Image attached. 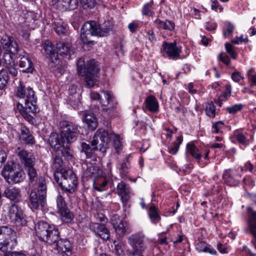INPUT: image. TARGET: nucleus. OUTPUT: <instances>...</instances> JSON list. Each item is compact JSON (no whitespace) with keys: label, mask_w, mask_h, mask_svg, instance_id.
Returning a JSON list of instances; mask_svg holds the SVG:
<instances>
[{"label":"nucleus","mask_w":256,"mask_h":256,"mask_svg":"<svg viewBox=\"0 0 256 256\" xmlns=\"http://www.w3.org/2000/svg\"><path fill=\"white\" fill-rule=\"evenodd\" d=\"M174 27L175 24L172 21L166 20L164 21L162 29L166 30L172 31L174 30Z\"/></svg>","instance_id":"obj_51"},{"label":"nucleus","mask_w":256,"mask_h":256,"mask_svg":"<svg viewBox=\"0 0 256 256\" xmlns=\"http://www.w3.org/2000/svg\"><path fill=\"white\" fill-rule=\"evenodd\" d=\"M2 174L9 184L18 183L24 180V173L20 166L12 162H8Z\"/></svg>","instance_id":"obj_9"},{"label":"nucleus","mask_w":256,"mask_h":256,"mask_svg":"<svg viewBox=\"0 0 256 256\" xmlns=\"http://www.w3.org/2000/svg\"><path fill=\"white\" fill-rule=\"evenodd\" d=\"M196 248L198 252H208L212 255L216 254V251L210 246L204 242H199L196 245Z\"/></svg>","instance_id":"obj_32"},{"label":"nucleus","mask_w":256,"mask_h":256,"mask_svg":"<svg viewBox=\"0 0 256 256\" xmlns=\"http://www.w3.org/2000/svg\"><path fill=\"white\" fill-rule=\"evenodd\" d=\"M107 184V180L102 177V176L93 180L94 188L100 192L104 191Z\"/></svg>","instance_id":"obj_34"},{"label":"nucleus","mask_w":256,"mask_h":256,"mask_svg":"<svg viewBox=\"0 0 256 256\" xmlns=\"http://www.w3.org/2000/svg\"><path fill=\"white\" fill-rule=\"evenodd\" d=\"M12 53L8 52L4 54L3 60L6 66H14V60L12 56Z\"/></svg>","instance_id":"obj_46"},{"label":"nucleus","mask_w":256,"mask_h":256,"mask_svg":"<svg viewBox=\"0 0 256 256\" xmlns=\"http://www.w3.org/2000/svg\"><path fill=\"white\" fill-rule=\"evenodd\" d=\"M240 178V174L236 170H226L223 174V180L224 183L230 186H238Z\"/></svg>","instance_id":"obj_18"},{"label":"nucleus","mask_w":256,"mask_h":256,"mask_svg":"<svg viewBox=\"0 0 256 256\" xmlns=\"http://www.w3.org/2000/svg\"><path fill=\"white\" fill-rule=\"evenodd\" d=\"M44 52L49 57L52 61L57 60L58 59V54H57L56 50L54 48V46L50 42H46L43 46Z\"/></svg>","instance_id":"obj_29"},{"label":"nucleus","mask_w":256,"mask_h":256,"mask_svg":"<svg viewBox=\"0 0 256 256\" xmlns=\"http://www.w3.org/2000/svg\"><path fill=\"white\" fill-rule=\"evenodd\" d=\"M218 59L222 62L228 67H230V60L228 56H223L220 54L218 56Z\"/></svg>","instance_id":"obj_56"},{"label":"nucleus","mask_w":256,"mask_h":256,"mask_svg":"<svg viewBox=\"0 0 256 256\" xmlns=\"http://www.w3.org/2000/svg\"><path fill=\"white\" fill-rule=\"evenodd\" d=\"M205 28L208 30H214L216 28V24L215 22H208L206 24Z\"/></svg>","instance_id":"obj_62"},{"label":"nucleus","mask_w":256,"mask_h":256,"mask_svg":"<svg viewBox=\"0 0 256 256\" xmlns=\"http://www.w3.org/2000/svg\"><path fill=\"white\" fill-rule=\"evenodd\" d=\"M224 128V122L222 121H218L212 123V131L214 133L219 134L222 132Z\"/></svg>","instance_id":"obj_48"},{"label":"nucleus","mask_w":256,"mask_h":256,"mask_svg":"<svg viewBox=\"0 0 256 256\" xmlns=\"http://www.w3.org/2000/svg\"><path fill=\"white\" fill-rule=\"evenodd\" d=\"M19 66L22 68V72H32L34 70L33 64L28 54L26 52H23L18 54Z\"/></svg>","instance_id":"obj_21"},{"label":"nucleus","mask_w":256,"mask_h":256,"mask_svg":"<svg viewBox=\"0 0 256 256\" xmlns=\"http://www.w3.org/2000/svg\"><path fill=\"white\" fill-rule=\"evenodd\" d=\"M186 150L200 164H201L202 162V164L206 163V162H203L202 158L207 161L209 159L210 150L206 147L198 148L193 144L188 143L186 145Z\"/></svg>","instance_id":"obj_14"},{"label":"nucleus","mask_w":256,"mask_h":256,"mask_svg":"<svg viewBox=\"0 0 256 256\" xmlns=\"http://www.w3.org/2000/svg\"><path fill=\"white\" fill-rule=\"evenodd\" d=\"M60 126L62 130L60 135L56 133L52 134L49 140L50 142L58 154L60 153L66 159L70 160L72 158V154L68 144L76 140L79 131L78 128L75 124L68 121L61 122Z\"/></svg>","instance_id":"obj_1"},{"label":"nucleus","mask_w":256,"mask_h":256,"mask_svg":"<svg viewBox=\"0 0 256 256\" xmlns=\"http://www.w3.org/2000/svg\"><path fill=\"white\" fill-rule=\"evenodd\" d=\"M232 78L234 82H238L242 78V76L240 72H235L232 74Z\"/></svg>","instance_id":"obj_61"},{"label":"nucleus","mask_w":256,"mask_h":256,"mask_svg":"<svg viewBox=\"0 0 256 256\" xmlns=\"http://www.w3.org/2000/svg\"><path fill=\"white\" fill-rule=\"evenodd\" d=\"M46 193L45 178L43 176H40L38 178V190H33L30 192L29 206L32 209L37 210L40 206H44Z\"/></svg>","instance_id":"obj_7"},{"label":"nucleus","mask_w":256,"mask_h":256,"mask_svg":"<svg viewBox=\"0 0 256 256\" xmlns=\"http://www.w3.org/2000/svg\"><path fill=\"white\" fill-rule=\"evenodd\" d=\"M77 70L79 75L84 77L85 82L89 87H93L96 84L99 68L94 60H90L85 64L84 60L80 58L77 62Z\"/></svg>","instance_id":"obj_4"},{"label":"nucleus","mask_w":256,"mask_h":256,"mask_svg":"<svg viewBox=\"0 0 256 256\" xmlns=\"http://www.w3.org/2000/svg\"><path fill=\"white\" fill-rule=\"evenodd\" d=\"M63 162L62 159L58 156H56L54 158L53 167L56 170L55 172V176L56 178H59V174H61V172L64 170H66V169H64L62 168Z\"/></svg>","instance_id":"obj_37"},{"label":"nucleus","mask_w":256,"mask_h":256,"mask_svg":"<svg viewBox=\"0 0 256 256\" xmlns=\"http://www.w3.org/2000/svg\"><path fill=\"white\" fill-rule=\"evenodd\" d=\"M38 237L42 241L52 244L56 242L55 248L62 256L72 254V244L68 240L60 239L58 232L56 226L50 225L45 222H40L36 226Z\"/></svg>","instance_id":"obj_2"},{"label":"nucleus","mask_w":256,"mask_h":256,"mask_svg":"<svg viewBox=\"0 0 256 256\" xmlns=\"http://www.w3.org/2000/svg\"><path fill=\"white\" fill-rule=\"evenodd\" d=\"M84 170V176L87 178L94 177L95 178L102 175L101 170L96 166L91 164L84 163L82 165Z\"/></svg>","instance_id":"obj_22"},{"label":"nucleus","mask_w":256,"mask_h":256,"mask_svg":"<svg viewBox=\"0 0 256 256\" xmlns=\"http://www.w3.org/2000/svg\"><path fill=\"white\" fill-rule=\"evenodd\" d=\"M6 154L4 150H0V166L6 160Z\"/></svg>","instance_id":"obj_64"},{"label":"nucleus","mask_w":256,"mask_h":256,"mask_svg":"<svg viewBox=\"0 0 256 256\" xmlns=\"http://www.w3.org/2000/svg\"><path fill=\"white\" fill-rule=\"evenodd\" d=\"M254 166L250 162H246L244 166L241 168V170L242 172L249 171L250 172H253Z\"/></svg>","instance_id":"obj_55"},{"label":"nucleus","mask_w":256,"mask_h":256,"mask_svg":"<svg viewBox=\"0 0 256 256\" xmlns=\"http://www.w3.org/2000/svg\"><path fill=\"white\" fill-rule=\"evenodd\" d=\"M244 105L242 104H237L226 108V110L230 114H235L240 111L243 108Z\"/></svg>","instance_id":"obj_49"},{"label":"nucleus","mask_w":256,"mask_h":256,"mask_svg":"<svg viewBox=\"0 0 256 256\" xmlns=\"http://www.w3.org/2000/svg\"><path fill=\"white\" fill-rule=\"evenodd\" d=\"M109 143V134L106 130L99 128L98 130L93 137L91 144L94 148H92L88 144L82 142L81 146L82 151L84 152L87 158H92L93 151L98 150L104 153L106 152Z\"/></svg>","instance_id":"obj_3"},{"label":"nucleus","mask_w":256,"mask_h":256,"mask_svg":"<svg viewBox=\"0 0 256 256\" xmlns=\"http://www.w3.org/2000/svg\"><path fill=\"white\" fill-rule=\"evenodd\" d=\"M18 155L24 165V167L29 177V180L32 182L37 177V172L34 168L36 158L34 155L26 150L18 148Z\"/></svg>","instance_id":"obj_10"},{"label":"nucleus","mask_w":256,"mask_h":256,"mask_svg":"<svg viewBox=\"0 0 256 256\" xmlns=\"http://www.w3.org/2000/svg\"><path fill=\"white\" fill-rule=\"evenodd\" d=\"M10 250L7 252H4V256H26V255L20 252H10Z\"/></svg>","instance_id":"obj_57"},{"label":"nucleus","mask_w":256,"mask_h":256,"mask_svg":"<svg viewBox=\"0 0 256 256\" xmlns=\"http://www.w3.org/2000/svg\"><path fill=\"white\" fill-rule=\"evenodd\" d=\"M57 208L62 220L66 223L70 222L73 219V214L68 208L64 198L60 195L58 196Z\"/></svg>","instance_id":"obj_16"},{"label":"nucleus","mask_w":256,"mask_h":256,"mask_svg":"<svg viewBox=\"0 0 256 256\" xmlns=\"http://www.w3.org/2000/svg\"><path fill=\"white\" fill-rule=\"evenodd\" d=\"M182 142V136L177 137L176 141L170 144L168 146V152L172 154H176L180 144Z\"/></svg>","instance_id":"obj_40"},{"label":"nucleus","mask_w":256,"mask_h":256,"mask_svg":"<svg viewBox=\"0 0 256 256\" xmlns=\"http://www.w3.org/2000/svg\"><path fill=\"white\" fill-rule=\"evenodd\" d=\"M53 28L58 34H64L67 29V25L62 20L56 21L53 24Z\"/></svg>","instance_id":"obj_38"},{"label":"nucleus","mask_w":256,"mask_h":256,"mask_svg":"<svg viewBox=\"0 0 256 256\" xmlns=\"http://www.w3.org/2000/svg\"><path fill=\"white\" fill-rule=\"evenodd\" d=\"M110 30V26L98 25L94 21H88L85 22L81 28L80 40L84 44H93L94 42L90 40L91 36H104L107 35Z\"/></svg>","instance_id":"obj_5"},{"label":"nucleus","mask_w":256,"mask_h":256,"mask_svg":"<svg viewBox=\"0 0 256 256\" xmlns=\"http://www.w3.org/2000/svg\"><path fill=\"white\" fill-rule=\"evenodd\" d=\"M112 224L117 234L120 236H122L124 234L128 228V223L122 220L115 222L114 220H112Z\"/></svg>","instance_id":"obj_28"},{"label":"nucleus","mask_w":256,"mask_h":256,"mask_svg":"<svg viewBox=\"0 0 256 256\" xmlns=\"http://www.w3.org/2000/svg\"><path fill=\"white\" fill-rule=\"evenodd\" d=\"M248 226L251 232L256 240V212H254L252 208H248Z\"/></svg>","instance_id":"obj_27"},{"label":"nucleus","mask_w":256,"mask_h":256,"mask_svg":"<svg viewBox=\"0 0 256 256\" xmlns=\"http://www.w3.org/2000/svg\"><path fill=\"white\" fill-rule=\"evenodd\" d=\"M146 108L152 112H156L158 110V103L156 98L152 96H148L145 100Z\"/></svg>","instance_id":"obj_33"},{"label":"nucleus","mask_w":256,"mask_h":256,"mask_svg":"<svg viewBox=\"0 0 256 256\" xmlns=\"http://www.w3.org/2000/svg\"><path fill=\"white\" fill-rule=\"evenodd\" d=\"M56 50L57 54L61 56H68L70 58L74 54V51L70 48V45L68 44H64L62 42H58L56 44Z\"/></svg>","instance_id":"obj_26"},{"label":"nucleus","mask_w":256,"mask_h":256,"mask_svg":"<svg viewBox=\"0 0 256 256\" xmlns=\"http://www.w3.org/2000/svg\"><path fill=\"white\" fill-rule=\"evenodd\" d=\"M232 93V87L230 85L226 86L225 90L219 96L218 100L216 103L219 106H222V102L227 100L230 96Z\"/></svg>","instance_id":"obj_35"},{"label":"nucleus","mask_w":256,"mask_h":256,"mask_svg":"<svg viewBox=\"0 0 256 256\" xmlns=\"http://www.w3.org/2000/svg\"><path fill=\"white\" fill-rule=\"evenodd\" d=\"M109 134V140H112V144L116 150L119 152L122 150V138L119 134H114L112 132H108L106 130Z\"/></svg>","instance_id":"obj_31"},{"label":"nucleus","mask_w":256,"mask_h":256,"mask_svg":"<svg viewBox=\"0 0 256 256\" xmlns=\"http://www.w3.org/2000/svg\"><path fill=\"white\" fill-rule=\"evenodd\" d=\"M102 92L104 94L105 100L101 98L98 92H90V96L91 99L92 100H100L102 110L106 112L110 116H115L117 113L116 109L118 102L114 96L109 91L102 90Z\"/></svg>","instance_id":"obj_6"},{"label":"nucleus","mask_w":256,"mask_h":256,"mask_svg":"<svg viewBox=\"0 0 256 256\" xmlns=\"http://www.w3.org/2000/svg\"><path fill=\"white\" fill-rule=\"evenodd\" d=\"M59 178L57 182L62 188L72 192H74L78 186V178L76 174L70 170H68L61 172L59 174Z\"/></svg>","instance_id":"obj_11"},{"label":"nucleus","mask_w":256,"mask_h":256,"mask_svg":"<svg viewBox=\"0 0 256 256\" xmlns=\"http://www.w3.org/2000/svg\"><path fill=\"white\" fill-rule=\"evenodd\" d=\"M20 139L26 144H33L34 143V136L31 134L29 130L26 126H22L20 128Z\"/></svg>","instance_id":"obj_30"},{"label":"nucleus","mask_w":256,"mask_h":256,"mask_svg":"<svg viewBox=\"0 0 256 256\" xmlns=\"http://www.w3.org/2000/svg\"><path fill=\"white\" fill-rule=\"evenodd\" d=\"M146 37L151 42H153L156 40L154 34L152 30L148 31Z\"/></svg>","instance_id":"obj_63"},{"label":"nucleus","mask_w":256,"mask_h":256,"mask_svg":"<svg viewBox=\"0 0 256 256\" xmlns=\"http://www.w3.org/2000/svg\"><path fill=\"white\" fill-rule=\"evenodd\" d=\"M217 248L218 250L222 254H227L228 252V247L221 243L218 244Z\"/></svg>","instance_id":"obj_60"},{"label":"nucleus","mask_w":256,"mask_h":256,"mask_svg":"<svg viewBox=\"0 0 256 256\" xmlns=\"http://www.w3.org/2000/svg\"><path fill=\"white\" fill-rule=\"evenodd\" d=\"M9 76L6 70L2 69L0 70V90L4 89L8 84Z\"/></svg>","instance_id":"obj_41"},{"label":"nucleus","mask_w":256,"mask_h":256,"mask_svg":"<svg viewBox=\"0 0 256 256\" xmlns=\"http://www.w3.org/2000/svg\"><path fill=\"white\" fill-rule=\"evenodd\" d=\"M206 115L211 118L216 116V107L212 102H208L206 104Z\"/></svg>","instance_id":"obj_44"},{"label":"nucleus","mask_w":256,"mask_h":256,"mask_svg":"<svg viewBox=\"0 0 256 256\" xmlns=\"http://www.w3.org/2000/svg\"><path fill=\"white\" fill-rule=\"evenodd\" d=\"M17 108L19 110L20 112L24 116H25L27 115L28 113V112H30L29 110V108H27L26 106L25 105V106H24L22 104H20V103H18L17 104Z\"/></svg>","instance_id":"obj_54"},{"label":"nucleus","mask_w":256,"mask_h":256,"mask_svg":"<svg viewBox=\"0 0 256 256\" xmlns=\"http://www.w3.org/2000/svg\"><path fill=\"white\" fill-rule=\"evenodd\" d=\"M128 243L133 249L128 256H143L142 252L145 250L146 246L145 238L140 234H134L128 238Z\"/></svg>","instance_id":"obj_13"},{"label":"nucleus","mask_w":256,"mask_h":256,"mask_svg":"<svg viewBox=\"0 0 256 256\" xmlns=\"http://www.w3.org/2000/svg\"><path fill=\"white\" fill-rule=\"evenodd\" d=\"M126 250V246L122 242H119L115 245L114 251L118 256H124Z\"/></svg>","instance_id":"obj_45"},{"label":"nucleus","mask_w":256,"mask_h":256,"mask_svg":"<svg viewBox=\"0 0 256 256\" xmlns=\"http://www.w3.org/2000/svg\"><path fill=\"white\" fill-rule=\"evenodd\" d=\"M3 48L12 54H16L18 50V46L14 38L8 35H4L0 40Z\"/></svg>","instance_id":"obj_17"},{"label":"nucleus","mask_w":256,"mask_h":256,"mask_svg":"<svg viewBox=\"0 0 256 256\" xmlns=\"http://www.w3.org/2000/svg\"><path fill=\"white\" fill-rule=\"evenodd\" d=\"M153 1L152 0L146 4L142 9V13L143 15L145 16H152L154 12L152 8Z\"/></svg>","instance_id":"obj_43"},{"label":"nucleus","mask_w":256,"mask_h":256,"mask_svg":"<svg viewBox=\"0 0 256 256\" xmlns=\"http://www.w3.org/2000/svg\"><path fill=\"white\" fill-rule=\"evenodd\" d=\"M80 2L84 8H92L96 4V0H80Z\"/></svg>","instance_id":"obj_52"},{"label":"nucleus","mask_w":256,"mask_h":256,"mask_svg":"<svg viewBox=\"0 0 256 256\" xmlns=\"http://www.w3.org/2000/svg\"><path fill=\"white\" fill-rule=\"evenodd\" d=\"M139 24L137 21H133L132 22L130 23L128 26V28L130 31L132 32H136L138 26Z\"/></svg>","instance_id":"obj_59"},{"label":"nucleus","mask_w":256,"mask_h":256,"mask_svg":"<svg viewBox=\"0 0 256 256\" xmlns=\"http://www.w3.org/2000/svg\"><path fill=\"white\" fill-rule=\"evenodd\" d=\"M238 142L243 144H248L246 136L242 133H237L234 134Z\"/></svg>","instance_id":"obj_53"},{"label":"nucleus","mask_w":256,"mask_h":256,"mask_svg":"<svg viewBox=\"0 0 256 256\" xmlns=\"http://www.w3.org/2000/svg\"><path fill=\"white\" fill-rule=\"evenodd\" d=\"M16 244V232L8 226H0V250L7 252L14 249Z\"/></svg>","instance_id":"obj_8"},{"label":"nucleus","mask_w":256,"mask_h":256,"mask_svg":"<svg viewBox=\"0 0 256 256\" xmlns=\"http://www.w3.org/2000/svg\"><path fill=\"white\" fill-rule=\"evenodd\" d=\"M248 42V39L247 38H242V36H237L232 40V42L236 44H240L242 43L243 42Z\"/></svg>","instance_id":"obj_58"},{"label":"nucleus","mask_w":256,"mask_h":256,"mask_svg":"<svg viewBox=\"0 0 256 256\" xmlns=\"http://www.w3.org/2000/svg\"><path fill=\"white\" fill-rule=\"evenodd\" d=\"M225 48L226 52L229 54L232 58L236 60L237 58L238 54L236 52L232 44L229 43H226L225 44Z\"/></svg>","instance_id":"obj_50"},{"label":"nucleus","mask_w":256,"mask_h":256,"mask_svg":"<svg viewBox=\"0 0 256 256\" xmlns=\"http://www.w3.org/2000/svg\"><path fill=\"white\" fill-rule=\"evenodd\" d=\"M83 120L88 124L90 129L94 130L97 127L96 118L92 114H84Z\"/></svg>","instance_id":"obj_36"},{"label":"nucleus","mask_w":256,"mask_h":256,"mask_svg":"<svg viewBox=\"0 0 256 256\" xmlns=\"http://www.w3.org/2000/svg\"><path fill=\"white\" fill-rule=\"evenodd\" d=\"M8 215L12 223L17 226L26 225V216L22 208L18 205L12 204L8 208Z\"/></svg>","instance_id":"obj_12"},{"label":"nucleus","mask_w":256,"mask_h":256,"mask_svg":"<svg viewBox=\"0 0 256 256\" xmlns=\"http://www.w3.org/2000/svg\"><path fill=\"white\" fill-rule=\"evenodd\" d=\"M4 196L16 202H18L21 201L22 194L21 191L19 188L14 186H10L6 188L4 192Z\"/></svg>","instance_id":"obj_24"},{"label":"nucleus","mask_w":256,"mask_h":256,"mask_svg":"<svg viewBox=\"0 0 256 256\" xmlns=\"http://www.w3.org/2000/svg\"><path fill=\"white\" fill-rule=\"evenodd\" d=\"M234 29V26L230 22H226L223 29L224 36L226 38H229L232 34Z\"/></svg>","instance_id":"obj_42"},{"label":"nucleus","mask_w":256,"mask_h":256,"mask_svg":"<svg viewBox=\"0 0 256 256\" xmlns=\"http://www.w3.org/2000/svg\"><path fill=\"white\" fill-rule=\"evenodd\" d=\"M148 216L151 222L157 224L160 220V217L158 212V210L154 205H152L149 208Z\"/></svg>","instance_id":"obj_39"},{"label":"nucleus","mask_w":256,"mask_h":256,"mask_svg":"<svg viewBox=\"0 0 256 256\" xmlns=\"http://www.w3.org/2000/svg\"><path fill=\"white\" fill-rule=\"evenodd\" d=\"M164 55L166 54L170 59L176 60L182 59L183 56H180L182 53V46H177L176 42H164L162 44Z\"/></svg>","instance_id":"obj_15"},{"label":"nucleus","mask_w":256,"mask_h":256,"mask_svg":"<svg viewBox=\"0 0 256 256\" xmlns=\"http://www.w3.org/2000/svg\"><path fill=\"white\" fill-rule=\"evenodd\" d=\"M24 96L22 99L24 100L25 105L30 112H36V98L34 96V90L30 87L26 88L24 93Z\"/></svg>","instance_id":"obj_19"},{"label":"nucleus","mask_w":256,"mask_h":256,"mask_svg":"<svg viewBox=\"0 0 256 256\" xmlns=\"http://www.w3.org/2000/svg\"><path fill=\"white\" fill-rule=\"evenodd\" d=\"M90 228L104 240L110 238V232L103 224L92 222L90 224Z\"/></svg>","instance_id":"obj_23"},{"label":"nucleus","mask_w":256,"mask_h":256,"mask_svg":"<svg viewBox=\"0 0 256 256\" xmlns=\"http://www.w3.org/2000/svg\"><path fill=\"white\" fill-rule=\"evenodd\" d=\"M116 193L121 198L123 202H126L130 198V187L124 182H121L116 187Z\"/></svg>","instance_id":"obj_25"},{"label":"nucleus","mask_w":256,"mask_h":256,"mask_svg":"<svg viewBox=\"0 0 256 256\" xmlns=\"http://www.w3.org/2000/svg\"><path fill=\"white\" fill-rule=\"evenodd\" d=\"M26 90V88L24 84L22 81H20L16 90V96L20 98H23L24 96V93Z\"/></svg>","instance_id":"obj_47"},{"label":"nucleus","mask_w":256,"mask_h":256,"mask_svg":"<svg viewBox=\"0 0 256 256\" xmlns=\"http://www.w3.org/2000/svg\"><path fill=\"white\" fill-rule=\"evenodd\" d=\"M52 4L62 11L72 10L78 6V0H52Z\"/></svg>","instance_id":"obj_20"}]
</instances>
